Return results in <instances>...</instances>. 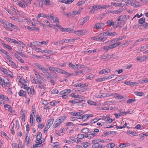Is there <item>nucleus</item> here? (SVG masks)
<instances>
[{
  "label": "nucleus",
  "mask_w": 148,
  "mask_h": 148,
  "mask_svg": "<svg viewBox=\"0 0 148 148\" xmlns=\"http://www.w3.org/2000/svg\"><path fill=\"white\" fill-rule=\"evenodd\" d=\"M31 80L32 83L35 84H37V81L36 80V79H35V78H34V77H33L31 78Z\"/></svg>",
  "instance_id": "nucleus-55"
},
{
  "label": "nucleus",
  "mask_w": 148,
  "mask_h": 148,
  "mask_svg": "<svg viewBox=\"0 0 148 148\" xmlns=\"http://www.w3.org/2000/svg\"><path fill=\"white\" fill-rule=\"evenodd\" d=\"M84 137V135L82 134H79L77 135V138L79 139H82Z\"/></svg>",
  "instance_id": "nucleus-50"
},
{
  "label": "nucleus",
  "mask_w": 148,
  "mask_h": 148,
  "mask_svg": "<svg viewBox=\"0 0 148 148\" xmlns=\"http://www.w3.org/2000/svg\"><path fill=\"white\" fill-rule=\"evenodd\" d=\"M33 46L36 47L40 45V42L36 41L35 42H33Z\"/></svg>",
  "instance_id": "nucleus-38"
},
{
  "label": "nucleus",
  "mask_w": 148,
  "mask_h": 148,
  "mask_svg": "<svg viewBox=\"0 0 148 148\" xmlns=\"http://www.w3.org/2000/svg\"><path fill=\"white\" fill-rule=\"evenodd\" d=\"M105 146L103 145H100L98 142L96 143V144H95L93 145H92V147L93 148H103Z\"/></svg>",
  "instance_id": "nucleus-12"
},
{
  "label": "nucleus",
  "mask_w": 148,
  "mask_h": 148,
  "mask_svg": "<svg viewBox=\"0 0 148 148\" xmlns=\"http://www.w3.org/2000/svg\"><path fill=\"white\" fill-rule=\"evenodd\" d=\"M136 60L137 61H143L144 60H145V59L144 57H139L138 56L136 58Z\"/></svg>",
  "instance_id": "nucleus-40"
},
{
  "label": "nucleus",
  "mask_w": 148,
  "mask_h": 148,
  "mask_svg": "<svg viewBox=\"0 0 148 148\" xmlns=\"http://www.w3.org/2000/svg\"><path fill=\"white\" fill-rule=\"evenodd\" d=\"M87 102L89 104H90V105L95 106L97 105V103L95 102L92 101H91L90 100H88V101Z\"/></svg>",
  "instance_id": "nucleus-39"
},
{
  "label": "nucleus",
  "mask_w": 148,
  "mask_h": 148,
  "mask_svg": "<svg viewBox=\"0 0 148 148\" xmlns=\"http://www.w3.org/2000/svg\"><path fill=\"white\" fill-rule=\"evenodd\" d=\"M70 139L71 140L75 142H76L77 141H78V139L77 138L73 137H71Z\"/></svg>",
  "instance_id": "nucleus-61"
},
{
  "label": "nucleus",
  "mask_w": 148,
  "mask_h": 148,
  "mask_svg": "<svg viewBox=\"0 0 148 148\" xmlns=\"http://www.w3.org/2000/svg\"><path fill=\"white\" fill-rule=\"evenodd\" d=\"M9 63L10 64H11L12 66H13L16 68H17L18 67V66L16 64L13 62L12 60H9Z\"/></svg>",
  "instance_id": "nucleus-37"
},
{
  "label": "nucleus",
  "mask_w": 148,
  "mask_h": 148,
  "mask_svg": "<svg viewBox=\"0 0 148 148\" xmlns=\"http://www.w3.org/2000/svg\"><path fill=\"white\" fill-rule=\"evenodd\" d=\"M37 84L36 86V88H40L41 89H44L45 88V84L44 82H42V81L41 82V83H37Z\"/></svg>",
  "instance_id": "nucleus-2"
},
{
  "label": "nucleus",
  "mask_w": 148,
  "mask_h": 148,
  "mask_svg": "<svg viewBox=\"0 0 148 148\" xmlns=\"http://www.w3.org/2000/svg\"><path fill=\"white\" fill-rule=\"evenodd\" d=\"M44 126V124L42 123L41 124L38 125V127L39 128L42 129Z\"/></svg>",
  "instance_id": "nucleus-64"
},
{
  "label": "nucleus",
  "mask_w": 148,
  "mask_h": 148,
  "mask_svg": "<svg viewBox=\"0 0 148 148\" xmlns=\"http://www.w3.org/2000/svg\"><path fill=\"white\" fill-rule=\"evenodd\" d=\"M36 66H37L39 69L43 71V72H44V71H46V69L45 68L43 67L40 64H38L37 63L36 64Z\"/></svg>",
  "instance_id": "nucleus-22"
},
{
  "label": "nucleus",
  "mask_w": 148,
  "mask_h": 148,
  "mask_svg": "<svg viewBox=\"0 0 148 148\" xmlns=\"http://www.w3.org/2000/svg\"><path fill=\"white\" fill-rule=\"evenodd\" d=\"M65 32H69L70 33L73 32L74 30L73 29H71L69 28H65Z\"/></svg>",
  "instance_id": "nucleus-43"
},
{
  "label": "nucleus",
  "mask_w": 148,
  "mask_h": 148,
  "mask_svg": "<svg viewBox=\"0 0 148 148\" xmlns=\"http://www.w3.org/2000/svg\"><path fill=\"white\" fill-rule=\"evenodd\" d=\"M25 28H27L28 30L30 31H38L39 30V29L38 28H36V27H31L29 26H25Z\"/></svg>",
  "instance_id": "nucleus-15"
},
{
  "label": "nucleus",
  "mask_w": 148,
  "mask_h": 148,
  "mask_svg": "<svg viewBox=\"0 0 148 148\" xmlns=\"http://www.w3.org/2000/svg\"><path fill=\"white\" fill-rule=\"evenodd\" d=\"M109 56V55L108 54L106 55H102L100 57V59H103L106 58H108Z\"/></svg>",
  "instance_id": "nucleus-57"
},
{
  "label": "nucleus",
  "mask_w": 148,
  "mask_h": 148,
  "mask_svg": "<svg viewBox=\"0 0 148 148\" xmlns=\"http://www.w3.org/2000/svg\"><path fill=\"white\" fill-rule=\"evenodd\" d=\"M89 19V16H86L83 18V22L82 23V24H84L85 22L88 21Z\"/></svg>",
  "instance_id": "nucleus-33"
},
{
  "label": "nucleus",
  "mask_w": 148,
  "mask_h": 148,
  "mask_svg": "<svg viewBox=\"0 0 148 148\" xmlns=\"http://www.w3.org/2000/svg\"><path fill=\"white\" fill-rule=\"evenodd\" d=\"M28 134H25V142H27V146H29V145L31 143L30 141L31 140L30 138V137H28Z\"/></svg>",
  "instance_id": "nucleus-5"
},
{
  "label": "nucleus",
  "mask_w": 148,
  "mask_h": 148,
  "mask_svg": "<svg viewBox=\"0 0 148 148\" xmlns=\"http://www.w3.org/2000/svg\"><path fill=\"white\" fill-rule=\"evenodd\" d=\"M61 124L60 122H59L57 119L53 125V127L56 128L59 126Z\"/></svg>",
  "instance_id": "nucleus-17"
},
{
  "label": "nucleus",
  "mask_w": 148,
  "mask_h": 148,
  "mask_svg": "<svg viewBox=\"0 0 148 148\" xmlns=\"http://www.w3.org/2000/svg\"><path fill=\"white\" fill-rule=\"evenodd\" d=\"M83 101H84L83 100H79L78 99H75L73 100V102H74V104L75 103H82Z\"/></svg>",
  "instance_id": "nucleus-34"
},
{
  "label": "nucleus",
  "mask_w": 148,
  "mask_h": 148,
  "mask_svg": "<svg viewBox=\"0 0 148 148\" xmlns=\"http://www.w3.org/2000/svg\"><path fill=\"white\" fill-rule=\"evenodd\" d=\"M134 93L136 95L140 96H142L144 95L143 93L142 92L135 91Z\"/></svg>",
  "instance_id": "nucleus-29"
},
{
  "label": "nucleus",
  "mask_w": 148,
  "mask_h": 148,
  "mask_svg": "<svg viewBox=\"0 0 148 148\" xmlns=\"http://www.w3.org/2000/svg\"><path fill=\"white\" fill-rule=\"evenodd\" d=\"M57 68L50 67H49V69L50 70V71H53V72L54 71H56V70Z\"/></svg>",
  "instance_id": "nucleus-53"
},
{
  "label": "nucleus",
  "mask_w": 148,
  "mask_h": 148,
  "mask_svg": "<svg viewBox=\"0 0 148 148\" xmlns=\"http://www.w3.org/2000/svg\"><path fill=\"white\" fill-rule=\"evenodd\" d=\"M46 71H44L43 72L45 73V74L47 76V79H51L53 78L52 76L48 72V69H46Z\"/></svg>",
  "instance_id": "nucleus-9"
},
{
  "label": "nucleus",
  "mask_w": 148,
  "mask_h": 148,
  "mask_svg": "<svg viewBox=\"0 0 148 148\" xmlns=\"http://www.w3.org/2000/svg\"><path fill=\"white\" fill-rule=\"evenodd\" d=\"M53 121L54 119H49L47 121V125L50 127L53 124Z\"/></svg>",
  "instance_id": "nucleus-23"
},
{
  "label": "nucleus",
  "mask_w": 148,
  "mask_h": 148,
  "mask_svg": "<svg viewBox=\"0 0 148 148\" xmlns=\"http://www.w3.org/2000/svg\"><path fill=\"white\" fill-rule=\"evenodd\" d=\"M31 88L30 87H28L27 90V92L29 94L31 95H33L34 92H35V91L32 86Z\"/></svg>",
  "instance_id": "nucleus-7"
},
{
  "label": "nucleus",
  "mask_w": 148,
  "mask_h": 148,
  "mask_svg": "<svg viewBox=\"0 0 148 148\" xmlns=\"http://www.w3.org/2000/svg\"><path fill=\"white\" fill-rule=\"evenodd\" d=\"M64 71H65L63 70L58 68H57L56 70V72L63 74H64Z\"/></svg>",
  "instance_id": "nucleus-31"
},
{
  "label": "nucleus",
  "mask_w": 148,
  "mask_h": 148,
  "mask_svg": "<svg viewBox=\"0 0 148 148\" xmlns=\"http://www.w3.org/2000/svg\"><path fill=\"white\" fill-rule=\"evenodd\" d=\"M123 11V8H119L116 10L112 11L110 12L113 14H119L121 12Z\"/></svg>",
  "instance_id": "nucleus-11"
},
{
  "label": "nucleus",
  "mask_w": 148,
  "mask_h": 148,
  "mask_svg": "<svg viewBox=\"0 0 148 148\" xmlns=\"http://www.w3.org/2000/svg\"><path fill=\"white\" fill-rule=\"evenodd\" d=\"M89 118V116H88L87 114L83 115L82 116V119L84 121L87 120Z\"/></svg>",
  "instance_id": "nucleus-25"
},
{
  "label": "nucleus",
  "mask_w": 148,
  "mask_h": 148,
  "mask_svg": "<svg viewBox=\"0 0 148 148\" xmlns=\"http://www.w3.org/2000/svg\"><path fill=\"white\" fill-rule=\"evenodd\" d=\"M1 71L4 73L5 74L7 75H8V72L7 70L4 69L3 68H1L0 69ZM8 75H10L9 74Z\"/></svg>",
  "instance_id": "nucleus-36"
},
{
  "label": "nucleus",
  "mask_w": 148,
  "mask_h": 148,
  "mask_svg": "<svg viewBox=\"0 0 148 148\" xmlns=\"http://www.w3.org/2000/svg\"><path fill=\"white\" fill-rule=\"evenodd\" d=\"M127 1L128 3V4L134 7H139L140 6L139 4H136V3H134L136 2V0H128Z\"/></svg>",
  "instance_id": "nucleus-1"
},
{
  "label": "nucleus",
  "mask_w": 148,
  "mask_h": 148,
  "mask_svg": "<svg viewBox=\"0 0 148 148\" xmlns=\"http://www.w3.org/2000/svg\"><path fill=\"white\" fill-rule=\"evenodd\" d=\"M72 97L74 98H81L82 96L80 95H75V93H73L72 95Z\"/></svg>",
  "instance_id": "nucleus-44"
},
{
  "label": "nucleus",
  "mask_w": 148,
  "mask_h": 148,
  "mask_svg": "<svg viewBox=\"0 0 148 148\" xmlns=\"http://www.w3.org/2000/svg\"><path fill=\"white\" fill-rule=\"evenodd\" d=\"M100 37V40H99V41H104L107 39V38L106 37Z\"/></svg>",
  "instance_id": "nucleus-62"
},
{
  "label": "nucleus",
  "mask_w": 148,
  "mask_h": 148,
  "mask_svg": "<svg viewBox=\"0 0 148 148\" xmlns=\"http://www.w3.org/2000/svg\"><path fill=\"white\" fill-rule=\"evenodd\" d=\"M52 76H53V77H53L54 79H58V76L57 75L56 73V72H54L52 74Z\"/></svg>",
  "instance_id": "nucleus-48"
},
{
  "label": "nucleus",
  "mask_w": 148,
  "mask_h": 148,
  "mask_svg": "<svg viewBox=\"0 0 148 148\" xmlns=\"http://www.w3.org/2000/svg\"><path fill=\"white\" fill-rule=\"evenodd\" d=\"M89 129L87 128H85L81 130V131L83 133H89Z\"/></svg>",
  "instance_id": "nucleus-26"
},
{
  "label": "nucleus",
  "mask_w": 148,
  "mask_h": 148,
  "mask_svg": "<svg viewBox=\"0 0 148 148\" xmlns=\"http://www.w3.org/2000/svg\"><path fill=\"white\" fill-rule=\"evenodd\" d=\"M2 44L3 45L4 47L7 48L10 51L12 50V47L9 45L3 43Z\"/></svg>",
  "instance_id": "nucleus-24"
},
{
  "label": "nucleus",
  "mask_w": 148,
  "mask_h": 148,
  "mask_svg": "<svg viewBox=\"0 0 148 148\" xmlns=\"http://www.w3.org/2000/svg\"><path fill=\"white\" fill-rule=\"evenodd\" d=\"M123 79L122 77H118L116 78L115 79L116 80V81H120L123 80Z\"/></svg>",
  "instance_id": "nucleus-56"
},
{
  "label": "nucleus",
  "mask_w": 148,
  "mask_h": 148,
  "mask_svg": "<svg viewBox=\"0 0 148 148\" xmlns=\"http://www.w3.org/2000/svg\"><path fill=\"white\" fill-rule=\"evenodd\" d=\"M69 65L70 67L71 68L76 69V66L75 65H74L73 64H71V63H69Z\"/></svg>",
  "instance_id": "nucleus-49"
},
{
  "label": "nucleus",
  "mask_w": 148,
  "mask_h": 148,
  "mask_svg": "<svg viewBox=\"0 0 148 148\" xmlns=\"http://www.w3.org/2000/svg\"><path fill=\"white\" fill-rule=\"evenodd\" d=\"M60 101H55L54 103L52 101L50 102V104L51 106H55L56 104L58 103Z\"/></svg>",
  "instance_id": "nucleus-52"
},
{
  "label": "nucleus",
  "mask_w": 148,
  "mask_h": 148,
  "mask_svg": "<svg viewBox=\"0 0 148 148\" xmlns=\"http://www.w3.org/2000/svg\"><path fill=\"white\" fill-rule=\"evenodd\" d=\"M122 39V36H121L117 38H116L115 39L112 40L111 42H117L118 41Z\"/></svg>",
  "instance_id": "nucleus-41"
},
{
  "label": "nucleus",
  "mask_w": 148,
  "mask_h": 148,
  "mask_svg": "<svg viewBox=\"0 0 148 148\" xmlns=\"http://www.w3.org/2000/svg\"><path fill=\"white\" fill-rule=\"evenodd\" d=\"M135 101V99H129L127 101V103H132L133 102Z\"/></svg>",
  "instance_id": "nucleus-51"
},
{
  "label": "nucleus",
  "mask_w": 148,
  "mask_h": 148,
  "mask_svg": "<svg viewBox=\"0 0 148 148\" xmlns=\"http://www.w3.org/2000/svg\"><path fill=\"white\" fill-rule=\"evenodd\" d=\"M37 117L36 119L38 123L40 122L42 120L40 117L39 115H37Z\"/></svg>",
  "instance_id": "nucleus-59"
},
{
  "label": "nucleus",
  "mask_w": 148,
  "mask_h": 148,
  "mask_svg": "<svg viewBox=\"0 0 148 148\" xmlns=\"http://www.w3.org/2000/svg\"><path fill=\"white\" fill-rule=\"evenodd\" d=\"M127 19L126 16L125 15H121L118 18V20L119 21H124L127 20Z\"/></svg>",
  "instance_id": "nucleus-10"
},
{
  "label": "nucleus",
  "mask_w": 148,
  "mask_h": 148,
  "mask_svg": "<svg viewBox=\"0 0 148 148\" xmlns=\"http://www.w3.org/2000/svg\"><path fill=\"white\" fill-rule=\"evenodd\" d=\"M40 17H47L46 16V14H39L38 15L37 17L38 18H40Z\"/></svg>",
  "instance_id": "nucleus-46"
},
{
  "label": "nucleus",
  "mask_w": 148,
  "mask_h": 148,
  "mask_svg": "<svg viewBox=\"0 0 148 148\" xmlns=\"http://www.w3.org/2000/svg\"><path fill=\"white\" fill-rule=\"evenodd\" d=\"M115 96L118 99H121L123 98V97L121 95L118 94H116Z\"/></svg>",
  "instance_id": "nucleus-35"
},
{
  "label": "nucleus",
  "mask_w": 148,
  "mask_h": 148,
  "mask_svg": "<svg viewBox=\"0 0 148 148\" xmlns=\"http://www.w3.org/2000/svg\"><path fill=\"white\" fill-rule=\"evenodd\" d=\"M63 74L67 75V78H68L69 77H70L71 76L74 75V73H71L69 72H66L65 71Z\"/></svg>",
  "instance_id": "nucleus-30"
},
{
  "label": "nucleus",
  "mask_w": 148,
  "mask_h": 148,
  "mask_svg": "<svg viewBox=\"0 0 148 148\" xmlns=\"http://www.w3.org/2000/svg\"><path fill=\"white\" fill-rule=\"evenodd\" d=\"M104 26V24L102 23H98L96 24L95 26L97 29H100L102 28Z\"/></svg>",
  "instance_id": "nucleus-4"
},
{
  "label": "nucleus",
  "mask_w": 148,
  "mask_h": 148,
  "mask_svg": "<svg viewBox=\"0 0 148 148\" xmlns=\"http://www.w3.org/2000/svg\"><path fill=\"white\" fill-rule=\"evenodd\" d=\"M42 135L40 132H38V133L36 137V139L37 141H39L41 139V137H42Z\"/></svg>",
  "instance_id": "nucleus-14"
},
{
  "label": "nucleus",
  "mask_w": 148,
  "mask_h": 148,
  "mask_svg": "<svg viewBox=\"0 0 148 148\" xmlns=\"http://www.w3.org/2000/svg\"><path fill=\"white\" fill-rule=\"evenodd\" d=\"M112 121L113 120L112 119L109 118L108 119L106 120V122L107 123H110L112 122Z\"/></svg>",
  "instance_id": "nucleus-60"
},
{
  "label": "nucleus",
  "mask_w": 148,
  "mask_h": 148,
  "mask_svg": "<svg viewBox=\"0 0 148 148\" xmlns=\"http://www.w3.org/2000/svg\"><path fill=\"white\" fill-rule=\"evenodd\" d=\"M90 9L91 10L89 12L90 13H92V12L94 13L95 11H97L99 9L98 5H94L93 6L90 7Z\"/></svg>",
  "instance_id": "nucleus-6"
},
{
  "label": "nucleus",
  "mask_w": 148,
  "mask_h": 148,
  "mask_svg": "<svg viewBox=\"0 0 148 148\" xmlns=\"http://www.w3.org/2000/svg\"><path fill=\"white\" fill-rule=\"evenodd\" d=\"M107 25L109 27L111 26H114V23L112 20H108L106 22Z\"/></svg>",
  "instance_id": "nucleus-13"
},
{
  "label": "nucleus",
  "mask_w": 148,
  "mask_h": 148,
  "mask_svg": "<svg viewBox=\"0 0 148 148\" xmlns=\"http://www.w3.org/2000/svg\"><path fill=\"white\" fill-rule=\"evenodd\" d=\"M75 40L74 39H64V42H74Z\"/></svg>",
  "instance_id": "nucleus-27"
},
{
  "label": "nucleus",
  "mask_w": 148,
  "mask_h": 148,
  "mask_svg": "<svg viewBox=\"0 0 148 148\" xmlns=\"http://www.w3.org/2000/svg\"><path fill=\"white\" fill-rule=\"evenodd\" d=\"M33 49L35 50V51L38 52H42V49L40 48H38L37 47H34L33 48Z\"/></svg>",
  "instance_id": "nucleus-47"
},
{
  "label": "nucleus",
  "mask_w": 148,
  "mask_h": 148,
  "mask_svg": "<svg viewBox=\"0 0 148 148\" xmlns=\"http://www.w3.org/2000/svg\"><path fill=\"white\" fill-rule=\"evenodd\" d=\"M75 33L77 34L83 35L85 33L86 31L84 30H79L74 31Z\"/></svg>",
  "instance_id": "nucleus-16"
},
{
  "label": "nucleus",
  "mask_w": 148,
  "mask_h": 148,
  "mask_svg": "<svg viewBox=\"0 0 148 148\" xmlns=\"http://www.w3.org/2000/svg\"><path fill=\"white\" fill-rule=\"evenodd\" d=\"M66 118V116H63L59 117L58 119H57L59 122H60V123H61L64 121Z\"/></svg>",
  "instance_id": "nucleus-21"
},
{
  "label": "nucleus",
  "mask_w": 148,
  "mask_h": 148,
  "mask_svg": "<svg viewBox=\"0 0 148 148\" xmlns=\"http://www.w3.org/2000/svg\"><path fill=\"white\" fill-rule=\"evenodd\" d=\"M110 6H109V5H103V6H101L99 5H98V9H100V8L103 9H105L106 8H107L109 7H110Z\"/></svg>",
  "instance_id": "nucleus-28"
},
{
  "label": "nucleus",
  "mask_w": 148,
  "mask_h": 148,
  "mask_svg": "<svg viewBox=\"0 0 148 148\" xmlns=\"http://www.w3.org/2000/svg\"><path fill=\"white\" fill-rule=\"evenodd\" d=\"M51 92L52 94H57L58 93V91L57 89H55L53 90Z\"/></svg>",
  "instance_id": "nucleus-54"
},
{
  "label": "nucleus",
  "mask_w": 148,
  "mask_h": 148,
  "mask_svg": "<svg viewBox=\"0 0 148 148\" xmlns=\"http://www.w3.org/2000/svg\"><path fill=\"white\" fill-rule=\"evenodd\" d=\"M145 22V18H140L138 21V23L140 24H143Z\"/></svg>",
  "instance_id": "nucleus-32"
},
{
  "label": "nucleus",
  "mask_w": 148,
  "mask_h": 148,
  "mask_svg": "<svg viewBox=\"0 0 148 148\" xmlns=\"http://www.w3.org/2000/svg\"><path fill=\"white\" fill-rule=\"evenodd\" d=\"M109 31L108 30L107 31L99 34V36H109Z\"/></svg>",
  "instance_id": "nucleus-20"
},
{
  "label": "nucleus",
  "mask_w": 148,
  "mask_h": 148,
  "mask_svg": "<svg viewBox=\"0 0 148 148\" xmlns=\"http://www.w3.org/2000/svg\"><path fill=\"white\" fill-rule=\"evenodd\" d=\"M13 19L16 21L19 22H23V20L21 19H19L17 18H15Z\"/></svg>",
  "instance_id": "nucleus-63"
},
{
  "label": "nucleus",
  "mask_w": 148,
  "mask_h": 148,
  "mask_svg": "<svg viewBox=\"0 0 148 148\" xmlns=\"http://www.w3.org/2000/svg\"><path fill=\"white\" fill-rule=\"evenodd\" d=\"M117 33H116V32H113V33H112L109 32V36H114L117 35Z\"/></svg>",
  "instance_id": "nucleus-42"
},
{
  "label": "nucleus",
  "mask_w": 148,
  "mask_h": 148,
  "mask_svg": "<svg viewBox=\"0 0 148 148\" xmlns=\"http://www.w3.org/2000/svg\"><path fill=\"white\" fill-rule=\"evenodd\" d=\"M88 86L87 84H75L74 85L75 87H79L81 88H82L85 89V88Z\"/></svg>",
  "instance_id": "nucleus-3"
},
{
  "label": "nucleus",
  "mask_w": 148,
  "mask_h": 148,
  "mask_svg": "<svg viewBox=\"0 0 148 148\" xmlns=\"http://www.w3.org/2000/svg\"><path fill=\"white\" fill-rule=\"evenodd\" d=\"M105 79L103 77L100 78H97L96 79V81L97 82H101L102 81H104Z\"/></svg>",
  "instance_id": "nucleus-58"
},
{
  "label": "nucleus",
  "mask_w": 148,
  "mask_h": 148,
  "mask_svg": "<svg viewBox=\"0 0 148 148\" xmlns=\"http://www.w3.org/2000/svg\"><path fill=\"white\" fill-rule=\"evenodd\" d=\"M36 80L37 81V83H41V82L43 81L41 77L40 74H38L37 76H36Z\"/></svg>",
  "instance_id": "nucleus-19"
},
{
  "label": "nucleus",
  "mask_w": 148,
  "mask_h": 148,
  "mask_svg": "<svg viewBox=\"0 0 148 148\" xmlns=\"http://www.w3.org/2000/svg\"><path fill=\"white\" fill-rule=\"evenodd\" d=\"M18 94L20 96L27 97L26 92L23 91V90H21L18 92Z\"/></svg>",
  "instance_id": "nucleus-8"
},
{
  "label": "nucleus",
  "mask_w": 148,
  "mask_h": 148,
  "mask_svg": "<svg viewBox=\"0 0 148 148\" xmlns=\"http://www.w3.org/2000/svg\"><path fill=\"white\" fill-rule=\"evenodd\" d=\"M71 90L70 89H66L60 92V93L61 95H63L64 94L68 95V94L71 92Z\"/></svg>",
  "instance_id": "nucleus-18"
},
{
  "label": "nucleus",
  "mask_w": 148,
  "mask_h": 148,
  "mask_svg": "<svg viewBox=\"0 0 148 148\" xmlns=\"http://www.w3.org/2000/svg\"><path fill=\"white\" fill-rule=\"evenodd\" d=\"M100 37H101V36H99V34L97 36L93 37L92 38L93 40L99 41L100 40Z\"/></svg>",
  "instance_id": "nucleus-45"
}]
</instances>
